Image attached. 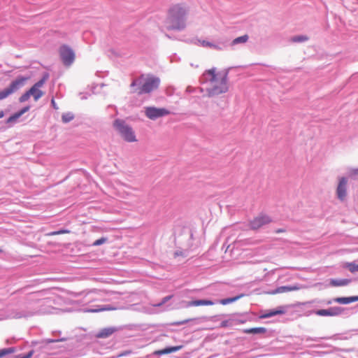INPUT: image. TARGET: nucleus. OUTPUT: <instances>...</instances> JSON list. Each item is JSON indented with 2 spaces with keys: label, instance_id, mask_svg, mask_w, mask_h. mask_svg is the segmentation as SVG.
I'll return each mask as SVG.
<instances>
[{
  "label": "nucleus",
  "instance_id": "obj_1",
  "mask_svg": "<svg viewBox=\"0 0 358 358\" xmlns=\"http://www.w3.org/2000/svg\"><path fill=\"white\" fill-rule=\"evenodd\" d=\"M22 289L11 294L9 305L0 311V320L29 318L36 315L50 313L52 299L47 291L41 290L20 295Z\"/></svg>",
  "mask_w": 358,
  "mask_h": 358
},
{
  "label": "nucleus",
  "instance_id": "obj_2",
  "mask_svg": "<svg viewBox=\"0 0 358 358\" xmlns=\"http://www.w3.org/2000/svg\"><path fill=\"white\" fill-rule=\"evenodd\" d=\"M187 9L180 4L171 6L166 19V29L168 30L182 31L186 27Z\"/></svg>",
  "mask_w": 358,
  "mask_h": 358
},
{
  "label": "nucleus",
  "instance_id": "obj_3",
  "mask_svg": "<svg viewBox=\"0 0 358 358\" xmlns=\"http://www.w3.org/2000/svg\"><path fill=\"white\" fill-rule=\"evenodd\" d=\"M227 76L228 73H225L220 80H218L217 74L215 73L214 68L207 70L203 73L200 79L202 83L208 81L214 83L212 87L207 88L206 90L209 97L219 95L228 91Z\"/></svg>",
  "mask_w": 358,
  "mask_h": 358
},
{
  "label": "nucleus",
  "instance_id": "obj_4",
  "mask_svg": "<svg viewBox=\"0 0 358 358\" xmlns=\"http://www.w3.org/2000/svg\"><path fill=\"white\" fill-rule=\"evenodd\" d=\"M159 85V78L151 75L148 76L143 84L141 83V79L134 80L131 84V87H136V89H134V92H136L138 94H143L150 93L153 90H157Z\"/></svg>",
  "mask_w": 358,
  "mask_h": 358
},
{
  "label": "nucleus",
  "instance_id": "obj_5",
  "mask_svg": "<svg viewBox=\"0 0 358 358\" xmlns=\"http://www.w3.org/2000/svg\"><path fill=\"white\" fill-rule=\"evenodd\" d=\"M113 127L119 132L125 141L133 143L137 141L133 129L126 123L125 120L119 118L115 120Z\"/></svg>",
  "mask_w": 358,
  "mask_h": 358
},
{
  "label": "nucleus",
  "instance_id": "obj_6",
  "mask_svg": "<svg viewBox=\"0 0 358 358\" xmlns=\"http://www.w3.org/2000/svg\"><path fill=\"white\" fill-rule=\"evenodd\" d=\"M29 78V76H18L10 83L8 87L0 91V101L7 98L9 95L23 87Z\"/></svg>",
  "mask_w": 358,
  "mask_h": 358
},
{
  "label": "nucleus",
  "instance_id": "obj_7",
  "mask_svg": "<svg viewBox=\"0 0 358 358\" xmlns=\"http://www.w3.org/2000/svg\"><path fill=\"white\" fill-rule=\"evenodd\" d=\"M59 52L60 59L65 66H70L73 63L75 60V53L73 49L69 45H61Z\"/></svg>",
  "mask_w": 358,
  "mask_h": 358
},
{
  "label": "nucleus",
  "instance_id": "obj_8",
  "mask_svg": "<svg viewBox=\"0 0 358 358\" xmlns=\"http://www.w3.org/2000/svg\"><path fill=\"white\" fill-rule=\"evenodd\" d=\"M272 222V218L268 215L261 213L250 221L249 226L252 230H257Z\"/></svg>",
  "mask_w": 358,
  "mask_h": 358
},
{
  "label": "nucleus",
  "instance_id": "obj_9",
  "mask_svg": "<svg viewBox=\"0 0 358 358\" xmlns=\"http://www.w3.org/2000/svg\"><path fill=\"white\" fill-rule=\"evenodd\" d=\"M345 308L341 306H333L328 309H320L315 310L313 313L322 317H335L342 315Z\"/></svg>",
  "mask_w": 358,
  "mask_h": 358
},
{
  "label": "nucleus",
  "instance_id": "obj_10",
  "mask_svg": "<svg viewBox=\"0 0 358 358\" xmlns=\"http://www.w3.org/2000/svg\"><path fill=\"white\" fill-rule=\"evenodd\" d=\"M170 113L169 110L166 108H158L154 106L147 107L145 109V115L150 120H156L158 117H164Z\"/></svg>",
  "mask_w": 358,
  "mask_h": 358
},
{
  "label": "nucleus",
  "instance_id": "obj_11",
  "mask_svg": "<svg viewBox=\"0 0 358 358\" xmlns=\"http://www.w3.org/2000/svg\"><path fill=\"white\" fill-rule=\"evenodd\" d=\"M347 183L348 179L345 177H341L336 189L337 197L340 201H343L347 196Z\"/></svg>",
  "mask_w": 358,
  "mask_h": 358
},
{
  "label": "nucleus",
  "instance_id": "obj_12",
  "mask_svg": "<svg viewBox=\"0 0 358 358\" xmlns=\"http://www.w3.org/2000/svg\"><path fill=\"white\" fill-rule=\"evenodd\" d=\"M183 307L189 308L191 306H212L215 304V302L209 299H196L190 301H184Z\"/></svg>",
  "mask_w": 358,
  "mask_h": 358
},
{
  "label": "nucleus",
  "instance_id": "obj_13",
  "mask_svg": "<svg viewBox=\"0 0 358 358\" xmlns=\"http://www.w3.org/2000/svg\"><path fill=\"white\" fill-rule=\"evenodd\" d=\"M285 313V308L283 306H278L275 309L266 310L264 313L259 316L261 319L269 318L278 315H282Z\"/></svg>",
  "mask_w": 358,
  "mask_h": 358
},
{
  "label": "nucleus",
  "instance_id": "obj_14",
  "mask_svg": "<svg viewBox=\"0 0 358 358\" xmlns=\"http://www.w3.org/2000/svg\"><path fill=\"white\" fill-rule=\"evenodd\" d=\"M182 345H176V346H167L162 350H156L153 352L155 355H164L171 353H173L178 352V350L182 348Z\"/></svg>",
  "mask_w": 358,
  "mask_h": 358
},
{
  "label": "nucleus",
  "instance_id": "obj_15",
  "mask_svg": "<svg viewBox=\"0 0 358 358\" xmlns=\"http://www.w3.org/2000/svg\"><path fill=\"white\" fill-rule=\"evenodd\" d=\"M334 303L340 304H349L358 301V296H342L333 298Z\"/></svg>",
  "mask_w": 358,
  "mask_h": 358
},
{
  "label": "nucleus",
  "instance_id": "obj_16",
  "mask_svg": "<svg viewBox=\"0 0 358 358\" xmlns=\"http://www.w3.org/2000/svg\"><path fill=\"white\" fill-rule=\"evenodd\" d=\"M299 286L294 285H283L277 287L275 290H273L271 293L272 294H278V293H284V292H288L292 291H295L299 289Z\"/></svg>",
  "mask_w": 358,
  "mask_h": 358
},
{
  "label": "nucleus",
  "instance_id": "obj_17",
  "mask_svg": "<svg viewBox=\"0 0 358 358\" xmlns=\"http://www.w3.org/2000/svg\"><path fill=\"white\" fill-rule=\"evenodd\" d=\"M116 329L115 327H107L101 329L96 334L97 338H106L112 335Z\"/></svg>",
  "mask_w": 358,
  "mask_h": 358
},
{
  "label": "nucleus",
  "instance_id": "obj_18",
  "mask_svg": "<svg viewBox=\"0 0 358 358\" xmlns=\"http://www.w3.org/2000/svg\"><path fill=\"white\" fill-rule=\"evenodd\" d=\"M116 308L111 306L110 305H104V306H96L94 308H86L85 309V312L87 313H98L103 310H115Z\"/></svg>",
  "mask_w": 358,
  "mask_h": 358
},
{
  "label": "nucleus",
  "instance_id": "obj_19",
  "mask_svg": "<svg viewBox=\"0 0 358 358\" xmlns=\"http://www.w3.org/2000/svg\"><path fill=\"white\" fill-rule=\"evenodd\" d=\"M245 320H234V319H229V320H225L221 322L220 324V327L224 328L229 326L233 325L234 324H242L244 323Z\"/></svg>",
  "mask_w": 358,
  "mask_h": 358
},
{
  "label": "nucleus",
  "instance_id": "obj_20",
  "mask_svg": "<svg viewBox=\"0 0 358 358\" xmlns=\"http://www.w3.org/2000/svg\"><path fill=\"white\" fill-rule=\"evenodd\" d=\"M351 282V279H331L330 284L334 287L345 286Z\"/></svg>",
  "mask_w": 358,
  "mask_h": 358
},
{
  "label": "nucleus",
  "instance_id": "obj_21",
  "mask_svg": "<svg viewBox=\"0 0 358 358\" xmlns=\"http://www.w3.org/2000/svg\"><path fill=\"white\" fill-rule=\"evenodd\" d=\"M267 331V329L265 327H253L250 329H246L243 331L245 334H264Z\"/></svg>",
  "mask_w": 358,
  "mask_h": 358
},
{
  "label": "nucleus",
  "instance_id": "obj_22",
  "mask_svg": "<svg viewBox=\"0 0 358 358\" xmlns=\"http://www.w3.org/2000/svg\"><path fill=\"white\" fill-rule=\"evenodd\" d=\"M28 91L30 95L34 96L35 101L38 100L43 94L41 90L34 86H32Z\"/></svg>",
  "mask_w": 358,
  "mask_h": 358
},
{
  "label": "nucleus",
  "instance_id": "obj_23",
  "mask_svg": "<svg viewBox=\"0 0 358 358\" xmlns=\"http://www.w3.org/2000/svg\"><path fill=\"white\" fill-rule=\"evenodd\" d=\"M311 303H317V306H324L331 305L334 303L333 299H315L310 302Z\"/></svg>",
  "mask_w": 358,
  "mask_h": 358
},
{
  "label": "nucleus",
  "instance_id": "obj_24",
  "mask_svg": "<svg viewBox=\"0 0 358 358\" xmlns=\"http://www.w3.org/2000/svg\"><path fill=\"white\" fill-rule=\"evenodd\" d=\"M341 338L339 337V334H334L332 336H330V337H307L306 341H320L321 339H334V340H336V339H340Z\"/></svg>",
  "mask_w": 358,
  "mask_h": 358
},
{
  "label": "nucleus",
  "instance_id": "obj_25",
  "mask_svg": "<svg viewBox=\"0 0 358 358\" xmlns=\"http://www.w3.org/2000/svg\"><path fill=\"white\" fill-rule=\"evenodd\" d=\"M74 114L71 112L64 113L62 115V121L63 123H69L74 119Z\"/></svg>",
  "mask_w": 358,
  "mask_h": 358
},
{
  "label": "nucleus",
  "instance_id": "obj_26",
  "mask_svg": "<svg viewBox=\"0 0 358 358\" xmlns=\"http://www.w3.org/2000/svg\"><path fill=\"white\" fill-rule=\"evenodd\" d=\"M248 38H249L247 34H244L243 36H238V37L234 38L231 42V45H235L239 44V43H246L248 41Z\"/></svg>",
  "mask_w": 358,
  "mask_h": 358
},
{
  "label": "nucleus",
  "instance_id": "obj_27",
  "mask_svg": "<svg viewBox=\"0 0 358 358\" xmlns=\"http://www.w3.org/2000/svg\"><path fill=\"white\" fill-rule=\"evenodd\" d=\"M242 296L243 295L241 294V295H238V296H234V297L225 298V299H221L220 301V303L222 305H227V304H229V303L236 301L238 299H239L241 297H242Z\"/></svg>",
  "mask_w": 358,
  "mask_h": 358
},
{
  "label": "nucleus",
  "instance_id": "obj_28",
  "mask_svg": "<svg viewBox=\"0 0 358 358\" xmlns=\"http://www.w3.org/2000/svg\"><path fill=\"white\" fill-rule=\"evenodd\" d=\"M15 352V348L14 347L2 348L0 350V358L5 357L9 354H12Z\"/></svg>",
  "mask_w": 358,
  "mask_h": 358
},
{
  "label": "nucleus",
  "instance_id": "obj_29",
  "mask_svg": "<svg viewBox=\"0 0 358 358\" xmlns=\"http://www.w3.org/2000/svg\"><path fill=\"white\" fill-rule=\"evenodd\" d=\"M198 43L203 47H209L215 49H220L217 45H215L211 42L206 40H197Z\"/></svg>",
  "mask_w": 358,
  "mask_h": 358
},
{
  "label": "nucleus",
  "instance_id": "obj_30",
  "mask_svg": "<svg viewBox=\"0 0 358 358\" xmlns=\"http://www.w3.org/2000/svg\"><path fill=\"white\" fill-rule=\"evenodd\" d=\"M20 117V116L15 112L6 120V123L11 126L14 124Z\"/></svg>",
  "mask_w": 358,
  "mask_h": 358
},
{
  "label": "nucleus",
  "instance_id": "obj_31",
  "mask_svg": "<svg viewBox=\"0 0 358 358\" xmlns=\"http://www.w3.org/2000/svg\"><path fill=\"white\" fill-rule=\"evenodd\" d=\"M308 40V37L305 35H297L294 36L291 38L292 42L293 43H303L307 41Z\"/></svg>",
  "mask_w": 358,
  "mask_h": 358
},
{
  "label": "nucleus",
  "instance_id": "obj_32",
  "mask_svg": "<svg viewBox=\"0 0 358 358\" xmlns=\"http://www.w3.org/2000/svg\"><path fill=\"white\" fill-rule=\"evenodd\" d=\"M48 73H45L41 79L37 81L33 86L39 89V87H42L44 85L45 82L48 80Z\"/></svg>",
  "mask_w": 358,
  "mask_h": 358
},
{
  "label": "nucleus",
  "instance_id": "obj_33",
  "mask_svg": "<svg viewBox=\"0 0 358 358\" xmlns=\"http://www.w3.org/2000/svg\"><path fill=\"white\" fill-rule=\"evenodd\" d=\"M194 234L192 230L189 231V241L187 242V250H194L195 249V246L194 245L192 241L194 239Z\"/></svg>",
  "mask_w": 358,
  "mask_h": 358
},
{
  "label": "nucleus",
  "instance_id": "obj_34",
  "mask_svg": "<svg viewBox=\"0 0 358 358\" xmlns=\"http://www.w3.org/2000/svg\"><path fill=\"white\" fill-rule=\"evenodd\" d=\"M346 267L352 273L358 271V264H355V262L347 263Z\"/></svg>",
  "mask_w": 358,
  "mask_h": 358
},
{
  "label": "nucleus",
  "instance_id": "obj_35",
  "mask_svg": "<svg viewBox=\"0 0 358 358\" xmlns=\"http://www.w3.org/2000/svg\"><path fill=\"white\" fill-rule=\"evenodd\" d=\"M173 295H169L165 297H164L162 301L154 305L155 307H161L163 305H164L166 303H167L171 299H172Z\"/></svg>",
  "mask_w": 358,
  "mask_h": 358
},
{
  "label": "nucleus",
  "instance_id": "obj_36",
  "mask_svg": "<svg viewBox=\"0 0 358 358\" xmlns=\"http://www.w3.org/2000/svg\"><path fill=\"white\" fill-rule=\"evenodd\" d=\"M108 241V238L107 237H101L97 240H96L93 243H92V245L93 246H99L105 243H106Z\"/></svg>",
  "mask_w": 358,
  "mask_h": 358
},
{
  "label": "nucleus",
  "instance_id": "obj_37",
  "mask_svg": "<svg viewBox=\"0 0 358 358\" xmlns=\"http://www.w3.org/2000/svg\"><path fill=\"white\" fill-rule=\"evenodd\" d=\"M34 351L33 350L29 351L26 354H19L15 356L14 358H31Z\"/></svg>",
  "mask_w": 358,
  "mask_h": 358
},
{
  "label": "nucleus",
  "instance_id": "obj_38",
  "mask_svg": "<svg viewBox=\"0 0 358 358\" xmlns=\"http://www.w3.org/2000/svg\"><path fill=\"white\" fill-rule=\"evenodd\" d=\"M30 96H31V95L29 93V91L27 90L26 92H24V94H22L20 96V97L19 98V101L20 103L25 102L26 101H27L29 99Z\"/></svg>",
  "mask_w": 358,
  "mask_h": 358
},
{
  "label": "nucleus",
  "instance_id": "obj_39",
  "mask_svg": "<svg viewBox=\"0 0 358 358\" xmlns=\"http://www.w3.org/2000/svg\"><path fill=\"white\" fill-rule=\"evenodd\" d=\"M30 109L29 106H26L21 108L20 110L17 111V113L21 117L23 114L27 113Z\"/></svg>",
  "mask_w": 358,
  "mask_h": 358
},
{
  "label": "nucleus",
  "instance_id": "obj_40",
  "mask_svg": "<svg viewBox=\"0 0 358 358\" xmlns=\"http://www.w3.org/2000/svg\"><path fill=\"white\" fill-rule=\"evenodd\" d=\"M191 320H192V319H187V320H182V321L175 322L172 323L171 324L175 325V326H180L182 324H185Z\"/></svg>",
  "mask_w": 358,
  "mask_h": 358
},
{
  "label": "nucleus",
  "instance_id": "obj_41",
  "mask_svg": "<svg viewBox=\"0 0 358 358\" xmlns=\"http://www.w3.org/2000/svg\"><path fill=\"white\" fill-rule=\"evenodd\" d=\"M65 233H69V230L67 229H61L58 231H55L51 233L52 235L62 234Z\"/></svg>",
  "mask_w": 358,
  "mask_h": 358
},
{
  "label": "nucleus",
  "instance_id": "obj_42",
  "mask_svg": "<svg viewBox=\"0 0 358 358\" xmlns=\"http://www.w3.org/2000/svg\"><path fill=\"white\" fill-rule=\"evenodd\" d=\"M66 341V338H57V339L49 338V339H47V343H56V342H60V341Z\"/></svg>",
  "mask_w": 358,
  "mask_h": 358
},
{
  "label": "nucleus",
  "instance_id": "obj_43",
  "mask_svg": "<svg viewBox=\"0 0 358 358\" xmlns=\"http://www.w3.org/2000/svg\"><path fill=\"white\" fill-rule=\"evenodd\" d=\"M51 106L52 107L55 109V110H58L59 109V107L57 106L56 102H55V100L54 98H52L51 99Z\"/></svg>",
  "mask_w": 358,
  "mask_h": 358
},
{
  "label": "nucleus",
  "instance_id": "obj_44",
  "mask_svg": "<svg viewBox=\"0 0 358 358\" xmlns=\"http://www.w3.org/2000/svg\"><path fill=\"white\" fill-rule=\"evenodd\" d=\"M350 175L352 176L358 175V169H352V171H350Z\"/></svg>",
  "mask_w": 358,
  "mask_h": 358
},
{
  "label": "nucleus",
  "instance_id": "obj_45",
  "mask_svg": "<svg viewBox=\"0 0 358 358\" xmlns=\"http://www.w3.org/2000/svg\"><path fill=\"white\" fill-rule=\"evenodd\" d=\"M285 231V229H278L275 230L276 234H280V233H282Z\"/></svg>",
  "mask_w": 358,
  "mask_h": 358
},
{
  "label": "nucleus",
  "instance_id": "obj_46",
  "mask_svg": "<svg viewBox=\"0 0 358 358\" xmlns=\"http://www.w3.org/2000/svg\"><path fill=\"white\" fill-rule=\"evenodd\" d=\"M4 116V113L3 110H0V119Z\"/></svg>",
  "mask_w": 358,
  "mask_h": 358
},
{
  "label": "nucleus",
  "instance_id": "obj_47",
  "mask_svg": "<svg viewBox=\"0 0 358 358\" xmlns=\"http://www.w3.org/2000/svg\"><path fill=\"white\" fill-rule=\"evenodd\" d=\"M175 255H176V256L182 255V252H178V251H177V252H175Z\"/></svg>",
  "mask_w": 358,
  "mask_h": 358
},
{
  "label": "nucleus",
  "instance_id": "obj_48",
  "mask_svg": "<svg viewBox=\"0 0 358 358\" xmlns=\"http://www.w3.org/2000/svg\"><path fill=\"white\" fill-rule=\"evenodd\" d=\"M128 354H129V352H123L122 354H121L120 356H124V355H127Z\"/></svg>",
  "mask_w": 358,
  "mask_h": 358
},
{
  "label": "nucleus",
  "instance_id": "obj_49",
  "mask_svg": "<svg viewBox=\"0 0 358 358\" xmlns=\"http://www.w3.org/2000/svg\"><path fill=\"white\" fill-rule=\"evenodd\" d=\"M187 92H193V90L191 89V87H188L187 89Z\"/></svg>",
  "mask_w": 358,
  "mask_h": 358
},
{
  "label": "nucleus",
  "instance_id": "obj_50",
  "mask_svg": "<svg viewBox=\"0 0 358 358\" xmlns=\"http://www.w3.org/2000/svg\"><path fill=\"white\" fill-rule=\"evenodd\" d=\"M165 36H166V37H167L169 38H172V37L171 36H169L168 34H166Z\"/></svg>",
  "mask_w": 358,
  "mask_h": 358
},
{
  "label": "nucleus",
  "instance_id": "obj_51",
  "mask_svg": "<svg viewBox=\"0 0 358 358\" xmlns=\"http://www.w3.org/2000/svg\"><path fill=\"white\" fill-rule=\"evenodd\" d=\"M0 252H3V250L0 248Z\"/></svg>",
  "mask_w": 358,
  "mask_h": 358
}]
</instances>
